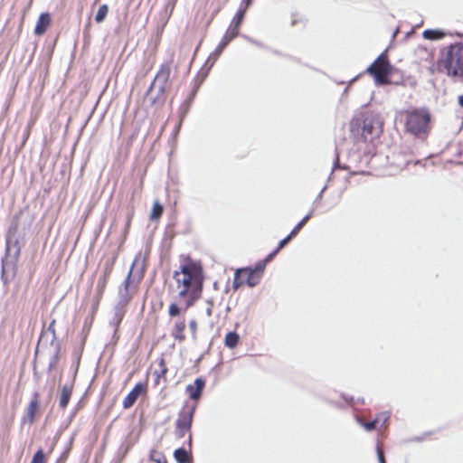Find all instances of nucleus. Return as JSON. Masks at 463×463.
<instances>
[{"label":"nucleus","mask_w":463,"mask_h":463,"mask_svg":"<svg viewBox=\"0 0 463 463\" xmlns=\"http://www.w3.org/2000/svg\"><path fill=\"white\" fill-rule=\"evenodd\" d=\"M180 307L177 306V304L175 303H172L170 306H169V310H168V314L170 317H177L179 314H180Z\"/></svg>","instance_id":"39"},{"label":"nucleus","mask_w":463,"mask_h":463,"mask_svg":"<svg viewBox=\"0 0 463 463\" xmlns=\"http://www.w3.org/2000/svg\"><path fill=\"white\" fill-rule=\"evenodd\" d=\"M171 74V67L169 63H163L160 66L159 71L156 74L153 81L151 82V89H154L156 85L168 89L170 87L169 78Z\"/></svg>","instance_id":"13"},{"label":"nucleus","mask_w":463,"mask_h":463,"mask_svg":"<svg viewBox=\"0 0 463 463\" xmlns=\"http://www.w3.org/2000/svg\"><path fill=\"white\" fill-rule=\"evenodd\" d=\"M205 384V380L202 377H198L193 383L186 386L185 392L191 400L197 402L202 397Z\"/></svg>","instance_id":"14"},{"label":"nucleus","mask_w":463,"mask_h":463,"mask_svg":"<svg viewBox=\"0 0 463 463\" xmlns=\"http://www.w3.org/2000/svg\"><path fill=\"white\" fill-rule=\"evenodd\" d=\"M458 105L463 108V94L458 97Z\"/></svg>","instance_id":"55"},{"label":"nucleus","mask_w":463,"mask_h":463,"mask_svg":"<svg viewBox=\"0 0 463 463\" xmlns=\"http://www.w3.org/2000/svg\"><path fill=\"white\" fill-rule=\"evenodd\" d=\"M39 410V394L38 392H34L32 401L29 403L27 408L26 417L24 419V422L26 420L29 423H33L34 420V417L36 412Z\"/></svg>","instance_id":"19"},{"label":"nucleus","mask_w":463,"mask_h":463,"mask_svg":"<svg viewBox=\"0 0 463 463\" xmlns=\"http://www.w3.org/2000/svg\"><path fill=\"white\" fill-rule=\"evenodd\" d=\"M207 304H208V307L206 308V315L208 317H211L213 315V309H212V307L213 305V301L212 300H208L207 301Z\"/></svg>","instance_id":"50"},{"label":"nucleus","mask_w":463,"mask_h":463,"mask_svg":"<svg viewBox=\"0 0 463 463\" xmlns=\"http://www.w3.org/2000/svg\"><path fill=\"white\" fill-rule=\"evenodd\" d=\"M150 458L156 463H167L165 457L163 454L156 451H152Z\"/></svg>","instance_id":"35"},{"label":"nucleus","mask_w":463,"mask_h":463,"mask_svg":"<svg viewBox=\"0 0 463 463\" xmlns=\"http://www.w3.org/2000/svg\"><path fill=\"white\" fill-rule=\"evenodd\" d=\"M326 188H327V186H326V185H325V186L321 189V191L319 192V194L317 195L316 199L314 200V203H314V205H316V206H317V205L320 203V201L322 200L323 195H324V193H325V191L326 190Z\"/></svg>","instance_id":"46"},{"label":"nucleus","mask_w":463,"mask_h":463,"mask_svg":"<svg viewBox=\"0 0 463 463\" xmlns=\"http://www.w3.org/2000/svg\"><path fill=\"white\" fill-rule=\"evenodd\" d=\"M193 443L192 433L189 434L187 439V445L189 449L184 447L178 448L174 451V458L177 463H192L193 456L191 452Z\"/></svg>","instance_id":"16"},{"label":"nucleus","mask_w":463,"mask_h":463,"mask_svg":"<svg viewBox=\"0 0 463 463\" xmlns=\"http://www.w3.org/2000/svg\"><path fill=\"white\" fill-rule=\"evenodd\" d=\"M53 347V351L50 357L49 364H48V372H51L57 364L60 357L61 345L60 343H56L55 345H52Z\"/></svg>","instance_id":"26"},{"label":"nucleus","mask_w":463,"mask_h":463,"mask_svg":"<svg viewBox=\"0 0 463 463\" xmlns=\"http://www.w3.org/2000/svg\"><path fill=\"white\" fill-rule=\"evenodd\" d=\"M274 53L278 54V55L280 54L279 52H278V51H274Z\"/></svg>","instance_id":"64"},{"label":"nucleus","mask_w":463,"mask_h":463,"mask_svg":"<svg viewBox=\"0 0 463 463\" xmlns=\"http://www.w3.org/2000/svg\"><path fill=\"white\" fill-rule=\"evenodd\" d=\"M383 131V121L378 115L366 114L351 123V132L364 142H373Z\"/></svg>","instance_id":"1"},{"label":"nucleus","mask_w":463,"mask_h":463,"mask_svg":"<svg viewBox=\"0 0 463 463\" xmlns=\"http://www.w3.org/2000/svg\"><path fill=\"white\" fill-rule=\"evenodd\" d=\"M158 365L160 367V370H156L154 372V374L156 376V380H155L156 384H158L160 378L165 377V373H167V368L165 366L164 359H161L159 361Z\"/></svg>","instance_id":"29"},{"label":"nucleus","mask_w":463,"mask_h":463,"mask_svg":"<svg viewBox=\"0 0 463 463\" xmlns=\"http://www.w3.org/2000/svg\"><path fill=\"white\" fill-rule=\"evenodd\" d=\"M118 302L128 305L131 299L130 290L118 288Z\"/></svg>","instance_id":"31"},{"label":"nucleus","mask_w":463,"mask_h":463,"mask_svg":"<svg viewBox=\"0 0 463 463\" xmlns=\"http://www.w3.org/2000/svg\"><path fill=\"white\" fill-rule=\"evenodd\" d=\"M54 324L55 320H52L48 326V327L41 333L37 347H39L40 345H43L49 344L50 345H55V344L58 343L56 341ZM37 351L38 348H36V352Z\"/></svg>","instance_id":"18"},{"label":"nucleus","mask_w":463,"mask_h":463,"mask_svg":"<svg viewBox=\"0 0 463 463\" xmlns=\"http://www.w3.org/2000/svg\"><path fill=\"white\" fill-rule=\"evenodd\" d=\"M245 16V10L242 8L239 9L232 18L230 26L228 27L225 34L222 39L217 45L216 49L211 55L208 57L203 67H207L210 70L214 62L217 61L222 51L226 48V46L230 43L232 40L239 35V30L242 24V21Z\"/></svg>","instance_id":"5"},{"label":"nucleus","mask_w":463,"mask_h":463,"mask_svg":"<svg viewBox=\"0 0 463 463\" xmlns=\"http://www.w3.org/2000/svg\"><path fill=\"white\" fill-rule=\"evenodd\" d=\"M306 224L300 221L290 232L291 236H297V234L300 232V230L305 226Z\"/></svg>","instance_id":"45"},{"label":"nucleus","mask_w":463,"mask_h":463,"mask_svg":"<svg viewBox=\"0 0 463 463\" xmlns=\"http://www.w3.org/2000/svg\"><path fill=\"white\" fill-rule=\"evenodd\" d=\"M115 260L116 258L114 257L109 260H107L104 263L102 275L99 277L97 283V291L100 296L103 294L105 290L107 282L113 269Z\"/></svg>","instance_id":"15"},{"label":"nucleus","mask_w":463,"mask_h":463,"mask_svg":"<svg viewBox=\"0 0 463 463\" xmlns=\"http://www.w3.org/2000/svg\"><path fill=\"white\" fill-rule=\"evenodd\" d=\"M314 209H312L307 215H308L310 218L313 216Z\"/></svg>","instance_id":"57"},{"label":"nucleus","mask_w":463,"mask_h":463,"mask_svg":"<svg viewBox=\"0 0 463 463\" xmlns=\"http://www.w3.org/2000/svg\"><path fill=\"white\" fill-rule=\"evenodd\" d=\"M146 392V385L138 383H137L134 388L128 392V394L125 397L123 401V408L128 409L132 407L138 397L142 394H144Z\"/></svg>","instance_id":"17"},{"label":"nucleus","mask_w":463,"mask_h":463,"mask_svg":"<svg viewBox=\"0 0 463 463\" xmlns=\"http://www.w3.org/2000/svg\"><path fill=\"white\" fill-rule=\"evenodd\" d=\"M279 252V251L277 249H274L269 254H268L266 256V258L264 260H262V261L265 262V264L267 265L269 262H270L275 258V256Z\"/></svg>","instance_id":"42"},{"label":"nucleus","mask_w":463,"mask_h":463,"mask_svg":"<svg viewBox=\"0 0 463 463\" xmlns=\"http://www.w3.org/2000/svg\"><path fill=\"white\" fill-rule=\"evenodd\" d=\"M347 92H348V88H345L344 92H343V95H345Z\"/></svg>","instance_id":"60"},{"label":"nucleus","mask_w":463,"mask_h":463,"mask_svg":"<svg viewBox=\"0 0 463 463\" xmlns=\"http://www.w3.org/2000/svg\"><path fill=\"white\" fill-rule=\"evenodd\" d=\"M73 383L64 384L60 391L59 406L61 409H65L71 400L72 394Z\"/></svg>","instance_id":"20"},{"label":"nucleus","mask_w":463,"mask_h":463,"mask_svg":"<svg viewBox=\"0 0 463 463\" xmlns=\"http://www.w3.org/2000/svg\"><path fill=\"white\" fill-rule=\"evenodd\" d=\"M252 3V0H242L241 4V8H242V10H247V8L251 5Z\"/></svg>","instance_id":"49"},{"label":"nucleus","mask_w":463,"mask_h":463,"mask_svg":"<svg viewBox=\"0 0 463 463\" xmlns=\"http://www.w3.org/2000/svg\"><path fill=\"white\" fill-rule=\"evenodd\" d=\"M189 327L192 332L193 337L195 338L196 330H197V322L194 319L191 320L189 323Z\"/></svg>","instance_id":"47"},{"label":"nucleus","mask_w":463,"mask_h":463,"mask_svg":"<svg viewBox=\"0 0 463 463\" xmlns=\"http://www.w3.org/2000/svg\"><path fill=\"white\" fill-rule=\"evenodd\" d=\"M431 116L427 109L408 111L405 119L406 130L419 138H426L430 129Z\"/></svg>","instance_id":"3"},{"label":"nucleus","mask_w":463,"mask_h":463,"mask_svg":"<svg viewBox=\"0 0 463 463\" xmlns=\"http://www.w3.org/2000/svg\"><path fill=\"white\" fill-rule=\"evenodd\" d=\"M175 434L178 438H184L185 436L186 433L189 432V434L191 433V430H184V429H182L181 427H175Z\"/></svg>","instance_id":"44"},{"label":"nucleus","mask_w":463,"mask_h":463,"mask_svg":"<svg viewBox=\"0 0 463 463\" xmlns=\"http://www.w3.org/2000/svg\"><path fill=\"white\" fill-rule=\"evenodd\" d=\"M33 370H35V368ZM33 374H34L35 377L38 378V373H36V371H34Z\"/></svg>","instance_id":"63"},{"label":"nucleus","mask_w":463,"mask_h":463,"mask_svg":"<svg viewBox=\"0 0 463 463\" xmlns=\"http://www.w3.org/2000/svg\"><path fill=\"white\" fill-rule=\"evenodd\" d=\"M357 78H358V77H354V78H353V79L350 80V82H349V83L351 84V83L354 82V81L356 80V79H357Z\"/></svg>","instance_id":"59"},{"label":"nucleus","mask_w":463,"mask_h":463,"mask_svg":"<svg viewBox=\"0 0 463 463\" xmlns=\"http://www.w3.org/2000/svg\"><path fill=\"white\" fill-rule=\"evenodd\" d=\"M411 163H413L414 165H420L421 164V160L420 159H417V160H412V159H405L404 161V165L407 166L409 165Z\"/></svg>","instance_id":"51"},{"label":"nucleus","mask_w":463,"mask_h":463,"mask_svg":"<svg viewBox=\"0 0 463 463\" xmlns=\"http://www.w3.org/2000/svg\"><path fill=\"white\" fill-rule=\"evenodd\" d=\"M108 12H109V6L107 5H101L99 7V10L95 15V21L98 23V24H100L102 23L107 14H108Z\"/></svg>","instance_id":"28"},{"label":"nucleus","mask_w":463,"mask_h":463,"mask_svg":"<svg viewBox=\"0 0 463 463\" xmlns=\"http://www.w3.org/2000/svg\"><path fill=\"white\" fill-rule=\"evenodd\" d=\"M343 398L345 399V401L346 402H348L350 405H354V398L353 396H346V395H343Z\"/></svg>","instance_id":"52"},{"label":"nucleus","mask_w":463,"mask_h":463,"mask_svg":"<svg viewBox=\"0 0 463 463\" xmlns=\"http://www.w3.org/2000/svg\"><path fill=\"white\" fill-rule=\"evenodd\" d=\"M126 307L127 305L118 302L114 307V317L111 319L110 324L116 328L119 326L125 316Z\"/></svg>","instance_id":"22"},{"label":"nucleus","mask_w":463,"mask_h":463,"mask_svg":"<svg viewBox=\"0 0 463 463\" xmlns=\"http://www.w3.org/2000/svg\"><path fill=\"white\" fill-rule=\"evenodd\" d=\"M266 264L262 260L257 262L253 268L251 267H245V268H239L236 269L234 273L233 282H232V288L234 290H237L239 288L241 287V282L239 281V277L241 275H246V284L250 288H253L257 286L261 279V275L264 272L266 269Z\"/></svg>","instance_id":"6"},{"label":"nucleus","mask_w":463,"mask_h":463,"mask_svg":"<svg viewBox=\"0 0 463 463\" xmlns=\"http://www.w3.org/2000/svg\"><path fill=\"white\" fill-rule=\"evenodd\" d=\"M51 24V15L49 13H42L38 18L34 33L36 35L43 34Z\"/></svg>","instance_id":"21"},{"label":"nucleus","mask_w":463,"mask_h":463,"mask_svg":"<svg viewBox=\"0 0 463 463\" xmlns=\"http://www.w3.org/2000/svg\"><path fill=\"white\" fill-rule=\"evenodd\" d=\"M19 230V222H18V215H15L8 228L6 236H5V251H9L10 250H21L20 245V236L18 234Z\"/></svg>","instance_id":"10"},{"label":"nucleus","mask_w":463,"mask_h":463,"mask_svg":"<svg viewBox=\"0 0 463 463\" xmlns=\"http://www.w3.org/2000/svg\"><path fill=\"white\" fill-rule=\"evenodd\" d=\"M164 212V208L163 206L158 203H155L154 205H153V209H152V213H151V215H150V219L151 220H157L160 218V216L162 215Z\"/></svg>","instance_id":"33"},{"label":"nucleus","mask_w":463,"mask_h":463,"mask_svg":"<svg viewBox=\"0 0 463 463\" xmlns=\"http://www.w3.org/2000/svg\"><path fill=\"white\" fill-rule=\"evenodd\" d=\"M198 89H199V84H197L194 87L193 90L190 92L188 97L185 99V100H184L185 103H187L190 106L192 105V103L194 102V99L196 96V93L198 91Z\"/></svg>","instance_id":"38"},{"label":"nucleus","mask_w":463,"mask_h":463,"mask_svg":"<svg viewBox=\"0 0 463 463\" xmlns=\"http://www.w3.org/2000/svg\"><path fill=\"white\" fill-rule=\"evenodd\" d=\"M422 35L424 39L433 41L441 39L445 33L440 30L428 29L423 32Z\"/></svg>","instance_id":"27"},{"label":"nucleus","mask_w":463,"mask_h":463,"mask_svg":"<svg viewBox=\"0 0 463 463\" xmlns=\"http://www.w3.org/2000/svg\"><path fill=\"white\" fill-rule=\"evenodd\" d=\"M185 326H186L184 320L176 321L172 329V336L175 340L183 342L185 339V335L184 334Z\"/></svg>","instance_id":"23"},{"label":"nucleus","mask_w":463,"mask_h":463,"mask_svg":"<svg viewBox=\"0 0 463 463\" xmlns=\"http://www.w3.org/2000/svg\"><path fill=\"white\" fill-rule=\"evenodd\" d=\"M376 453H377V458H378L379 463H386L384 452L380 446L376 447Z\"/></svg>","instance_id":"41"},{"label":"nucleus","mask_w":463,"mask_h":463,"mask_svg":"<svg viewBox=\"0 0 463 463\" xmlns=\"http://www.w3.org/2000/svg\"><path fill=\"white\" fill-rule=\"evenodd\" d=\"M77 371H78V365H77V366H76V368H75L74 375H76ZM74 377H75V376H73V378H74Z\"/></svg>","instance_id":"62"},{"label":"nucleus","mask_w":463,"mask_h":463,"mask_svg":"<svg viewBox=\"0 0 463 463\" xmlns=\"http://www.w3.org/2000/svg\"><path fill=\"white\" fill-rule=\"evenodd\" d=\"M356 420L359 425H361L366 431H372L377 428V425L375 423L374 420H372L370 421H365L363 419L357 417Z\"/></svg>","instance_id":"32"},{"label":"nucleus","mask_w":463,"mask_h":463,"mask_svg":"<svg viewBox=\"0 0 463 463\" xmlns=\"http://www.w3.org/2000/svg\"><path fill=\"white\" fill-rule=\"evenodd\" d=\"M45 454L43 449H39L33 455L31 463H44Z\"/></svg>","instance_id":"34"},{"label":"nucleus","mask_w":463,"mask_h":463,"mask_svg":"<svg viewBox=\"0 0 463 463\" xmlns=\"http://www.w3.org/2000/svg\"><path fill=\"white\" fill-rule=\"evenodd\" d=\"M242 37L247 40L249 43L258 46V47H260V48H264L265 45L261 43V42H259L250 36H247V35H242Z\"/></svg>","instance_id":"43"},{"label":"nucleus","mask_w":463,"mask_h":463,"mask_svg":"<svg viewBox=\"0 0 463 463\" xmlns=\"http://www.w3.org/2000/svg\"><path fill=\"white\" fill-rule=\"evenodd\" d=\"M357 402L364 403V398H358Z\"/></svg>","instance_id":"58"},{"label":"nucleus","mask_w":463,"mask_h":463,"mask_svg":"<svg viewBox=\"0 0 463 463\" xmlns=\"http://www.w3.org/2000/svg\"><path fill=\"white\" fill-rule=\"evenodd\" d=\"M423 440V437H414L413 439H410V441H416L420 442Z\"/></svg>","instance_id":"54"},{"label":"nucleus","mask_w":463,"mask_h":463,"mask_svg":"<svg viewBox=\"0 0 463 463\" xmlns=\"http://www.w3.org/2000/svg\"><path fill=\"white\" fill-rule=\"evenodd\" d=\"M336 169H346V165H342L340 164V160H339V154H338V152H337V151L335 152V158L334 163H333L332 172H331V175H333V173H334ZM330 178H331V176H329V179H330Z\"/></svg>","instance_id":"36"},{"label":"nucleus","mask_w":463,"mask_h":463,"mask_svg":"<svg viewBox=\"0 0 463 463\" xmlns=\"http://www.w3.org/2000/svg\"><path fill=\"white\" fill-rule=\"evenodd\" d=\"M458 154L463 156V148L459 150Z\"/></svg>","instance_id":"61"},{"label":"nucleus","mask_w":463,"mask_h":463,"mask_svg":"<svg viewBox=\"0 0 463 463\" xmlns=\"http://www.w3.org/2000/svg\"><path fill=\"white\" fill-rule=\"evenodd\" d=\"M173 277L177 285L183 287L179 292L181 298L186 297L188 292L194 288L195 282L203 288L202 269L194 262L181 265L180 270H175Z\"/></svg>","instance_id":"2"},{"label":"nucleus","mask_w":463,"mask_h":463,"mask_svg":"<svg viewBox=\"0 0 463 463\" xmlns=\"http://www.w3.org/2000/svg\"><path fill=\"white\" fill-rule=\"evenodd\" d=\"M144 260L141 259V253H138L131 265L128 276L118 288L131 290L132 288H136L144 276Z\"/></svg>","instance_id":"9"},{"label":"nucleus","mask_w":463,"mask_h":463,"mask_svg":"<svg viewBox=\"0 0 463 463\" xmlns=\"http://www.w3.org/2000/svg\"><path fill=\"white\" fill-rule=\"evenodd\" d=\"M401 154H403L404 156L411 155V154H412V150H411V146L405 145V146H402Z\"/></svg>","instance_id":"48"},{"label":"nucleus","mask_w":463,"mask_h":463,"mask_svg":"<svg viewBox=\"0 0 463 463\" xmlns=\"http://www.w3.org/2000/svg\"><path fill=\"white\" fill-rule=\"evenodd\" d=\"M439 66H442L447 74L453 77L463 75V45H449L441 52Z\"/></svg>","instance_id":"4"},{"label":"nucleus","mask_w":463,"mask_h":463,"mask_svg":"<svg viewBox=\"0 0 463 463\" xmlns=\"http://www.w3.org/2000/svg\"><path fill=\"white\" fill-rule=\"evenodd\" d=\"M239 281H241V286H242L244 283H246V275L244 274V275L240 276V277H239Z\"/></svg>","instance_id":"53"},{"label":"nucleus","mask_w":463,"mask_h":463,"mask_svg":"<svg viewBox=\"0 0 463 463\" xmlns=\"http://www.w3.org/2000/svg\"><path fill=\"white\" fill-rule=\"evenodd\" d=\"M310 220V217L308 215H306L302 218V222H304L305 224Z\"/></svg>","instance_id":"56"},{"label":"nucleus","mask_w":463,"mask_h":463,"mask_svg":"<svg viewBox=\"0 0 463 463\" xmlns=\"http://www.w3.org/2000/svg\"><path fill=\"white\" fill-rule=\"evenodd\" d=\"M391 64L384 54L378 58L366 69V72L372 75L377 85H384L389 82Z\"/></svg>","instance_id":"8"},{"label":"nucleus","mask_w":463,"mask_h":463,"mask_svg":"<svg viewBox=\"0 0 463 463\" xmlns=\"http://www.w3.org/2000/svg\"><path fill=\"white\" fill-rule=\"evenodd\" d=\"M390 419V413L388 411H382L376 415V417L373 419L375 420V423L380 427H383L386 425L387 421Z\"/></svg>","instance_id":"30"},{"label":"nucleus","mask_w":463,"mask_h":463,"mask_svg":"<svg viewBox=\"0 0 463 463\" xmlns=\"http://www.w3.org/2000/svg\"><path fill=\"white\" fill-rule=\"evenodd\" d=\"M20 253V249L10 250L2 259L1 280L5 287H8L16 276Z\"/></svg>","instance_id":"7"},{"label":"nucleus","mask_w":463,"mask_h":463,"mask_svg":"<svg viewBox=\"0 0 463 463\" xmlns=\"http://www.w3.org/2000/svg\"><path fill=\"white\" fill-rule=\"evenodd\" d=\"M166 89L162 86H156L151 89V85L146 92L145 99L150 102L152 106H162L165 100Z\"/></svg>","instance_id":"12"},{"label":"nucleus","mask_w":463,"mask_h":463,"mask_svg":"<svg viewBox=\"0 0 463 463\" xmlns=\"http://www.w3.org/2000/svg\"><path fill=\"white\" fill-rule=\"evenodd\" d=\"M294 237H295V236H291V232H290L288 236H286L284 239H282V240L279 242V244H278V246H277V248H276V249H277L279 251H280V250H281V249H283V248H284V247H285V246H286V245H287V244H288V242H289V241H290Z\"/></svg>","instance_id":"40"},{"label":"nucleus","mask_w":463,"mask_h":463,"mask_svg":"<svg viewBox=\"0 0 463 463\" xmlns=\"http://www.w3.org/2000/svg\"><path fill=\"white\" fill-rule=\"evenodd\" d=\"M190 105H188L187 103H185L184 101L181 104L180 108H179V117H180V120L182 121L184 117L187 115L189 109H190Z\"/></svg>","instance_id":"37"},{"label":"nucleus","mask_w":463,"mask_h":463,"mask_svg":"<svg viewBox=\"0 0 463 463\" xmlns=\"http://www.w3.org/2000/svg\"><path fill=\"white\" fill-rule=\"evenodd\" d=\"M240 341V335L235 331H230L225 335L224 344L227 347L232 349L235 348Z\"/></svg>","instance_id":"25"},{"label":"nucleus","mask_w":463,"mask_h":463,"mask_svg":"<svg viewBox=\"0 0 463 463\" xmlns=\"http://www.w3.org/2000/svg\"><path fill=\"white\" fill-rule=\"evenodd\" d=\"M196 407V403L192 405L186 403L183 410L179 412L178 419L175 421V427H181L184 430H191Z\"/></svg>","instance_id":"11"},{"label":"nucleus","mask_w":463,"mask_h":463,"mask_svg":"<svg viewBox=\"0 0 463 463\" xmlns=\"http://www.w3.org/2000/svg\"><path fill=\"white\" fill-rule=\"evenodd\" d=\"M203 288H201V286L198 282H195L194 288L188 292V299L186 301V308L193 306L194 301L197 300L202 293Z\"/></svg>","instance_id":"24"}]
</instances>
